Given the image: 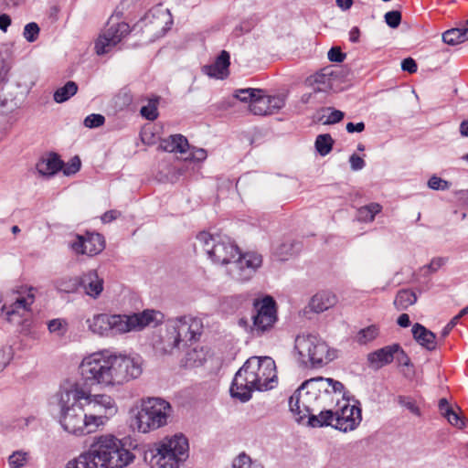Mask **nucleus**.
Listing matches in <instances>:
<instances>
[{"label": "nucleus", "instance_id": "nucleus-48", "mask_svg": "<svg viewBox=\"0 0 468 468\" xmlns=\"http://www.w3.org/2000/svg\"><path fill=\"white\" fill-rule=\"evenodd\" d=\"M252 462L245 452L239 454L232 462V468H251Z\"/></svg>", "mask_w": 468, "mask_h": 468}, {"label": "nucleus", "instance_id": "nucleus-56", "mask_svg": "<svg viewBox=\"0 0 468 468\" xmlns=\"http://www.w3.org/2000/svg\"><path fill=\"white\" fill-rule=\"evenodd\" d=\"M344 118V112L339 110H334L327 118L326 123H336Z\"/></svg>", "mask_w": 468, "mask_h": 468}, {"label": "nucleus", "instance_id": "nucleus-55", "mask_svg": "<svg viewBox=\"0 0 468 468\" xmlns=\"http://www.w3.org/2000/svg\"><path fill=\"white\" fill-rule=\"evenodd\" d=\"M349 162L351 168L355 171L361 170L365 166V161L356 154L350 156Z\"/></svg>", "mask_w": 468, "mask_h": 468}, {"label": "nucleus", "instance_id": "nucleus-8", "mask_svg": "<svg viewBox=\"0 0 468 468\" xmlns=\"http://www.w3.org/2000/svg\"><path fill=\"white\" fill-rule=\"evenodd\" d=\"M203 330L201 319L192 315H183L167 322V336L164 346L165 353L172 354L174 349L181 348L188 343L197 340Z\"/></svg>", "mask_w": 468, "mask_h": 468}, {"label": "nucleus", "instance_id": "nucleus-51", "mask_svg": "<svg viewBox=\"0 0 468 468\" xmlns=\"http://www.w3.org/2000/svg\"><path fill=\"white\" fill-rule=\"evenodd\" d=\"M449 423L456 428L462 429L465 426L463 418L453 410L444 416Z\"/></svg>", "mask_w": 468, "mask_h": 468}, {"label": "nucleus", "instance_id": "nucleus-53", "mask_svg": "<svg viewBox=\"0 0 468 468\" xmlns=\"http://www.w3.org/2000/svg\"><path fill=\"white\" fill-rule=\"evenodd\" d=\"M206 158H207L206 150H204L202 148H198V149L193 148L190 151L189 154L185 159L200 162V161L205 160Z\"/></svg>", "mask_w": 468, "mask_h": 468}, {"label": "nucleus", "instance_id": "nucleus-5", "mask_svg": "<svg viewBox=\"0 0 468 468\" xmlns=\"http://www.w3.org/2000/svg\"><path fill=\"white\" fill-rule=\"evenodd\" d=\"M58 407V423L66 432L77 437L93 433L76 387L61 393Z\"/></svg>", "mask_w": 468, "mask_h": 468}, {"label": "nucleus", "instance_id": "nucleus-58", "mask_svg": "<svg viewBox=\"0 0 468 468\" xmlns=\"http://www.w3.org/2000/svg\"><path fill=\"white\" fill-rule=\"evenodd\" d=\"M446 260L444 258H434L431 260V263L428 265V268L432 271H438L441 266L444 265Z\"/></svg>", "mask_w": 468, "mask_h": 468}, {"label": "nucleus", "instance_id": "nucleus-59", "mask_svg": "<svg viewBox=\"0 0 468 468\" xmlns=\"http://www.w3.org/2000/svg\"><path fill=\"white\" fill-rule=\"evenodd\" d=\"M365 130V123L360 122L357 123L348 122L346 124V131L350 133H361Z\"/></svg>", "mask_w": 468, "mask_h": 468}, {"label": "nucleus", "instance_id": "nucleus-37", "mask_svg": "<svg viewBox=\"0 0 468 468\" xmlns=\"http://www.w3.org/2000/svg\"><path fill=\"white\" fill-rule=\"evenodd\" d=\"M205 361V354L202 349L193 348L186 355V365L187 367H198Z\"/></svg>", "mask_w": 468, "mask_h": 468}, {"label": "nucleus", "instance_id": "nucleus-7", "mask_svg": "<svg viewBox=\"0 0 468 468\" xmlns=\"http://www.w3.org/2000/svg\"><path fill=\"white\" fill-rule=\"evenodd\" d=\"M188 441L183 434L165 438L145 454L152 468H178L188 457Z\"/></svg>", "mask_w": 468, "mask_h": 468}, {"label": "nucleus", "instance_id": "nucleus-64", "mask_svg": "<svg viewBox=\"0 0 468 468\" xmlns=\"http://www.w3.org/2000/svg\"><path fill=\"white\" fill-rule=\"evenodd\" d=\"M359 36H360V31H359L358 27H353L349 32V39L351 42H354V43L358 42Z\"/></svg>", "mask_w": 468, "mask_h": 468}, {"label": "nucleus", "instance_id": "nucleus-44", "mask_svg": "<svg viewBox=\"0 0 468 468\" xmlns=\"http://www.w3.org/2000/svg\"><path fill=\"white\" fill-rule=\"evenodd\" d=\"M258 89H243L237 90L235 97L240 101H249L251 104L252 100L258 95Z\"/></svg>", "mask_w": 468, "mask_h": 468}, {"label": "nucleus", "instance_id": "nucleus-32", "mask_svg": "<svg viewBox=\"0 0 468 468\" xmlns=\"http://www.w3.org/2000/svg\"><path fill=\"white\" fill-rule=\"evenodd\" d=\"M78 91V85L74 81H68L63 87L58 88L54 92V101L58 103H62L67 101L72 96H74Z\"/></svg>", "mask_w": 468, "mask_h": 468}, {"label": "nucleus", "instance_id": "nucleus-23", "mask_svg": "<svg viewBox=\"0 0 468 468\" xmlns=\"http://www.w3.org/2000/svg\"><path fill=\"white\" fill-rule=\"evenodd\" d=\"M159 149L174 154H186L189 150L187 139L182 134H173L160 141Z\"/></svg>", "mask_w": 468, "mask_h": 468}, {"label": "nucleus", "instance_id": "nucleus-45", "mask_svg": "<svg viewBox=\"0 0 468 468\" xmlns=\"http://www.w3.org/2000/svg\"><path fill=\"white\" fill-rule=\"evenodd\" d=\"M395 359L399 366L409 367L410 359L399 344H393Z\"/></svg>", "mask_w": 468, "mask_h": 468}, {"label": "nucleus", "instance_id": "nucleus-19", "mask_svg": "<svg viewBox=\"0 0 468 468\" xmlns=\"http://www.w3.org/2000/svg\"><path fill=\"white\" fill-rule=\"evenodd\" d=\"M71 250L76 254L94 256L101 253L105 248V240L102 235L99 233H86L85 235H77L70 243Z\"/></svg>", "mask_w": 468, "mask_h": 468}, {"label": "nucleus", "instance_id": "nucleus-35", "mask_svg": "<svg viewBox=\"0 0 468 468\" xmlns=\"http://www.w3.org/2000/svg\"><path fill=\"white\" fill-rule=\"evenodd\" d=\"M315 149L320 155L325 156L328 154L334 144V140L328 133L319 134L315 139Z\"/></svg>", "mask_w": 468, "mask_h": 468}, {"label": "nucleus", "instance_id": "nucleus-41", "mask_svg": "<svg viewBox=\"0 0 468 468\" xmlns=\"http://www.w3.org/2000/svg\"><path fill=\"white\" fill-rule=\"evenodd\" d=\"M398 403L406 408L408 410H410L411 413H413L416 416L420 415V408L417 406L416 401L410 398L405 396H399L398 398Z\"/></svg>", "mask_w": 468, "mask_h": 468}, {"label": "nucleus", "instance_id": "nucleus-54", "mask_svg": "<svg viewBox=\"0 0 468 468\" xmlns=\"http://www.w3.org/2000/svg\"><path fill=\"white\" fill-rule=\"evenodd\" d=\"M401 69L409 73H415L418 69V66L413 58H407L402 60Z\"/></svg>", "mask_w": 468, "mask_h": 468}, {"label": "nucleus", "instance_id": "nucleus-10", "mask_svg": "<svg viewBox=\"0 0 468 468\" xmlns=\"http://www.w3.org/2000/svg\"><path fill=\"white\" fill-rule=\"evenodd\" d=\"M295 349L301 361L305 365L319 367L332 361L335 352L320 336L313 334H303L295 338Z\"/></svg>", "mask_w": 468, "mask_h": 468}, {"label": "nucleus", "instance_id": "nucleus-30", "mask_svg": "<svg viewBox=\"0 0 468 468\" xmlns=\"http://www.w3.org/2000/svg\"><path fill=\"white\" fill-rule=\"evenodd\" d=\"M442 40L448 45H457L468 40V30L463 26L452 28L442 34Z\"/></svg>", "mask_w": 468, "mask_h": 468}, {"label": "nucleus", "instance_id": "nucleus-33", "mask_svg": "<svg viewBox=\"0 0 468 468\" xmlns=\"http://www.w3.org/2000/svg\"><path fill=\"white\" fill-rule=\"evenodd\" d=\"M381 209L382 207L378 203H370L369 205L361 207L357 210V219L362 222H371Z\"/></svg>", "mask_w": 468, "mask_h": 468}, {"label": "nucleus", "instance_id": "nucleus-36", "mask_svg": "<svg viewBox=\"0 0 468 468\" xmlns=\"http://www.w3.org/2000/svg\"><path fill=\"white\" fill-rule=\"evenodd\" d=\"M58 290L71 293L75 292L80 289V277L71 278L66 277L58 280L56 283Z\"/></svg>", "mask_w": 468, "mask_h": 468}, {"label": "nucleus", "instance_id": "nucleus-21", "mask_svg": "<svg viewBox=\"0 0 468 468\" xmlns=\"http://www.w3.org/2000/svg\"><path fill=\"white\" fill-rule=\"evenodd\" d=\"M256 364L259 369L257 374V390L263 391L271 389L277 383L276 366L272 358L269 356L256 357Z\"/></svg>", "mask_w": 468, "mask_h": 468}, {"label": "nucleus", "instance_id": "nucleus-9", "mask_svg": "<svg viewBox=\"0 0 468 468\" xmlns=\"http://www.w3.org/2000/svg\"><path fill=\"white\" fill-rule=\"evenodd\" d=\"M197 240L213 263L232 264V260L239 255V247L227 235L201 231L197 234Z\"/></svg>", "mask_w": 468, "mask_h": 468}, {"label": "nucleus", "instance_id": "nucleus-16", "mask_svg": "<svg viewBox=\"0 0 468 468\" xmlns=\"http://www.w3.org/2000/svg\"><path fill=\"white\" fill-rule=\"evenodd\" d=\"M342 401L336 398L335 422L334 428L346 432L355 430L362 420L361 409L356 405H350L348 400L345 399L343 392Z\"/></svg>", "mask_w": 468, "mask_h": 468}, {"label": "nucleus", "instance_id": "nucleus-49", "mask_svg": "<svg viewBox=\"0 0 468 468\" xmlns=\"http://www.w3.org/2000/svg\"><path fill=\"white\" fill-rule=\"evenodd\" d=\"M385 22L391 28H397L401 22V13L399 11H389L385 14Z\"/></svg>", "mask_w": 468, "mask_h": 468}, {"label": "nucleus", "instance_id": "nucleus-18", "mask_svg": "<svg viewBox=\"0 0 468 468\" xmlns=\"http://www.w3.org/2000/svg\"><path fill=\"white\" fill-rule=\"evenodd\" d=\"M238 256V260L232 262L229 273L237 282H248L261 266L262 258L255 252H247L242 255L239 253Z\"/></svg>", "mask_w": 468, "mask_h": 468}, {"label": "nucleus", "instance_id": "nucleus-20", "mask_svg": "<svg viewBox=\"0 0 468 468\" xmlns=\"http://www.w3.org/2000/svg\"><path fill=\"white\" fill-rule=\"evenodd\" d=\"M285 105V97L282 95L269 96L259 90L258 95L250 104V111L255 115H270L278 112Z\"/></svg>", "mask_w": 468, "mask_h": 468}, {"label": "nucleus", "instance_id": "nucleus-31", "mask_svg": "<svg viewBox=\"0 0 468 468\" xmlns=\"http://www.w3.org/2000/svg\"><path fill=\"white\" fill-rule=\"evenodd\" d=\"M417 301L416 294L410 290H400L394 300V305L397 310H406L409 306L413 305Z\"/></svg>", "mask_w": 468, "mask_h": 468}, {"label": "nucleus", "instance_id": "nucleus-52", "mask_svg": "<svg viewBox=\"0 0 468 468\" xmlns=\"http://www.w3.org/2000/svg\"><path fill=\"white\" fill-rule=\"evenodd\" d=\"M328 59L333 62H343L346 58V54L343 53L338 47H333L328 51Z\"/></svg>", "mask_w": 468, "mask_h": 468}, {"label": "nucleus", "instance_id": "nucleus-17", "mask_svg": "<svg viewBox=\"0 0 468 468\" xmlns=\"http://www.w3.org/2000/svg\"><path fill=\"white\" fill-rule=\"evenodd\" d=\"M130 26L125 22L113 23L109 21L106 28L101 32L95 42V50L98 55L108 53L113 47L122 41L130 33Z\"/></svg>", "mask_w": 468, "mask_h": 468}, {"label": "nucleus", "instance_id": "nucleus-29", "mask_svg": "<svg viewBox=\"0 0 468 468\" xmlns=\"http://www.w3.org/2000/svg\"><path fill=\"white\" fill-rule=\"evenodd\" d=\"M63 166V162L57 154H50L47 158L41 159L37 164V170L43 176H53Z\"/></svg>", "mask_w": 468, "mask_h": 468}, {"label": "nucleus", "instance_id": "nucleus-13", "mask_svg": "<svg viewBox=\"0 0 468 468\" xmlns=\"http://www.w3.org/2000/svg\"><path fill=\"white\" fill-rule=\"evenodd\" d=\"M256 363V356L250 357L236 373L230 387L233 398L245 402L250 399L252 391L257 390L255 369H259V367Z\"/></svg>", "mask_w": 468, "mask_h": 468}, {"label": "nucleus", "instance_id": "nucleus-43", "mask_svg": "<svg viewBox=\"0 0 468 468\" xmlns=\"http://www.w3.org/2000/svg\"><path fill=\"white\" fill-rule=\"evenodd\" d=\"M38 34H39V27L37 23L31 22V23H28L26 25V27L24 28L23 35H24V37L28 42H34L37 38Z\"/></svg>", "mask_w": 468, "mask_h": 468}, {"label": "nucleus", "instance_id": "nucleus-57", "mask_svg": "<svg viewBox=\"0 0 468 468\" xmlns=\"http://www.w3.org/2000/svg\"><path fill=\"white\" fill-rule=\"evenodd\" d=\"M121 215V213L118 211V210H109L107 212H105L102 216H101V220L103 223H110L112 222V220L116 219L117 218H119Z\"/></svg>", "mask_w": 468, "mask_h": 468}, {"label": "nucleus", "instance_id": "nucleus-50", "mask_svg": "<svg viewBox=\"0 0 468 468\" xmlns=\"http://www.w3.org/2000/svg\"><path fill=\"white\" fill-rule=\"evenodd\" d=\"M80 165H81L80 159L78 156H74L64 166L63 172L67 176L74 175L80 170Z\"/></svg>", "mask_w": 468, "mask_h": 468}, {"label": "nucleus", "instance_id": "nucleus-15", "mask_svg": "<svg viewBox=\"0 0 468 468\" xmlns=\"http://www.w3.org/2000/svg\"><path fill=\"white\" fill-rule=\"evenodd\" d=\"M341 82V72L333 65L323 68L305 80L306 85L313 88L314 92L337 91Z\"/></svg>", "mask_w": 468, "mask_h": 468}, {"label": "nucleus", "instance_id": "nucleus-6", "mask_svg": "<svg viewBox=\"0 0 468 468\" xmlns=\"http://www.w3.org/2000/svg\"><path fill=\"white\" fill-rule=\"evenodd\" d=\"M80 399L82 401L86 415L93 433L103 429L109 420L118 412L114 398L107 393L93 394L81 387L75 386Z\"/></svg>", "mask_w": 468, "mask_h": 468}, {"label": "nucleus", "instance_id": "nucleus-4", "mask_svg": "<svg viewBox=\"0 0 468 468\" xmlns=\"http://www.w3.org/2000/svg\"><path fill=\"white\" fill-rule=\"evenodd\" d=\"M157 314L154 310H144L131 315L101 313L88 318L86 324L93 335L108 337L142 330L155 323Z\"/></svg>", "mask_w": 468, "mask_h": 468}, {"label": "nucleus", "instance_id": "nucleus-61", "mask_svg": "<svg viewBox=\"0 0 468 468\" xmlns=\"http://www.w3.org/2000/svg\"><path fill=\"white\" fill-rule=\"evenodd\" d=\"M11 24V18L6 14L0 15V29L5 32Z\"/></svg>", "mask_w": 468, "mask_h": 468}, {"label": "nucleus", "instance_id": "nucleus-42", "mask_svg": "<svg viewBox=\"0 0 468 468\" xmlns=\"http://www.w3.org/2000/svg\"><path fill=\"white\" fill-rule=\"evenodd\" d=\"M14 356L13 348L10 346L0 347V372L10 363Z\"/></svg>", "mask_w": 468, "mask_h": 468}, {"label": "nucleus", "instance_id": "nucleus-24", "mask_svg": "<svg viewBox=\"0 0 468 468\" xmlns=\"http://www.w3.org/2000/svg\"><path fill=\"white\" fill-rule=\"evenodd\" d=\"M393 345L386 346L367 355L369 366L375 369H379L386 365L392 363L395 359Z\"/></svg>", "mask_w": 468, "mask_h": 468}, {"label": "nucleus", "instance_id": "nucleus-11", "mask_svg": "<svg viewBox=\"0 0 468 468\" xmlns=\"http://www.w3.org/2000/svg\"><path fill=\"white\" fill-rule=\"evenodd\" d=\"M171 412L169 402L160 398H148L143 401L135 417L136 427L144 433L157 430L167 423Z\"/></svg>", "mask_w": 468, "mask_h": 468}, {"label": "nucleus", "instance_id": "nucleus-34", "mask_svg": "<svg viewBox=\"0 0 468 468\" xmlns=\"http://www.w3.org/2000/svg\"><path fill=\"white\" fill-rule=\"evenodd\" d=\"M379 335V328L376 324L369 325L361 329L356 336V342L360 345H366L375 340Z\"/></svg>", "mask_w": 468, "mask_h": 468}, {"label": "nucleus", "instance_id": "nucleus-14", "mask_svg": "<svg viewBox=\"0 0 468 468\" xmlns=\"http://www.w3.org/2000/svg\"><path fill=\"white\" fill-rule=\"evenodd\" d=\"M252 333L261 335L270 330L277 321L276 303L271 296L254 303Z\"/></svg>", "mask_w": 468, "mask_h": 468}, {"label": "nucleus", "instance_id": "nucleus-1", "mask_svg": "<svg viewBox=\"0 0 468 468\" xmlns=\"http://www.w3.org/2000/svg\"><path fill=\"white\" fill-rule=\"evenodd\" d=\"M80 372L86 384L114 389L139 378L143 368L139 357L104 349L83 357Z\"/></svg>", "mask_w": 468, "mask_h": 468}, {"label": "nucleus", "instance_id": "nucleus-12", "mask_svg": "<svg viewBox=\"0 0 468 468\" xmlns=\"http://www.w3.org/2000/svg\"><path fill=\"white\" fill-rule=\"evenodd\" d=\"M34 292L33 287L25 288L18 292V296L13 303L2 307V315L5 319L10 324L21 326V332L26 335L30 332V307L35 302Z\"/></svg>", "mask_w": 468, "mask_h": 468}, {"label": "nucleus", "instance_id": "nucleus-46", "mask_svg": "<svg viewBox=\"0 0 468 468\" xmlns=\"http://www.w3.org/2000/svg\"><path fill=\"white\" fill-rule=\"evenodd\" d=\"M105 117L101 114L92 113L84 119V125L88 128H97L103 125Z\"/></svg>", "mask_w": 468, "mask_h": 468}, {"label": "nucleus", "instance_id": "nucleus-2", "mask_svg": "<svg viewBox=\"0 0 468 468\" xmlns=\"http://www.w3.org/2000/svg\"><path fill=\"white\" fill-rule=\"evenodd\" d=\"M135 456L112 433L92 438L89 449L69 461L65 468H124Z\"/></svg>", "mask_w": 468, "mask_h": 468}, {"label": "nucleus", "instance_id": "nucleus-28", "mask_svg": "<svg viewBox=\"0 0 468 468\" xmlns=\"http://www.w3.org/2000/svg\"><path fill=\"white\" fill-rule=\"evenodd\" d=\"M336 303L335 296L329 292H321L313 296L310 301L309 306L312 311L315 313H323Z\"/></svg>", "mask_w": 468, "mask_h": 468}, {"label": "nucleus", "instance_id": "nucleus-63", "mask_svg": "<svg viewBox=\"0 0 468 468\" xmlns=\"http://www.w3.org/2000/svg\"><path fill=\"white\" fill-rule=\"evenodd\" d=\"M335 2L337 6L344 11L348 10L353 5V0H335Z\"/></svg>", "mask_w": 468, "mask_h": 468}, {"label": "nucleus", "instance_id": "nucleus-22", "mask_svg": "<svg viewBox=\"0 0 468 468\" xmlns=\"http://www.w3.org/2000/svg\"><path fill=\"white\" fill-rule=\"evenodd\" d=\"M103 279L95 270H90L80 276V289L92 299H97L103 291Z\"/></svg>", "mask_w": 468, "mask_h": 468}, {"label": "nucleus", "instance_id": "nucleus-27", "mask_svg": "<svg viewBox=\"0 0 468 468\" xmlns=\"http://www.w3.org/2000/svg\"><path fill=\"white\" fill-rule=\"evenodd\" d=\"M318 411V414L311 412L310 414L307 415L309 419V425L314 428L323 426L334 427V424L335 422V410H332L329 407H322Z\"/></svg>", "mask_w": 468, "mask_h": 468}, {"label": "nucleus", "instance_id": "nucleus-25", "mask_svg": "<svg viewBox=\"0 0 468 468\" xmlns=\"http://www.w3.org/2000/svg\"><path fill=\"white\" fill-rule=\"evenodd\" d=\"M230 65V56L226 50H222L217 57L213 64L206 67L207 75L217 78L225 79L229 75V67Z\"/></svg>", "mask_w": 468, "mask_h": 468}, {"label": "nucleus", "instance_id": "nucleus-47", "mask_svg": "<svg viewBox=\"0 0 468 468\" xmlns=\"http://www.w3.org/2000/svg\"><path fill=\"white\" fill-rule=\"evenodd\" d=\"M428 186L433 190H447L450 188V183L436 176H432L428 181Z\"/></svg>", "mask_w": 468, "mask_h": 468}, {"label": "nucleus", "instance_id": "nucleus-60", "mask_svg": "<svg viewBox=\"0 0 468 468\" xmlns=\"http://www.w3.org/2000/svg\"><path fill=\"white\" fill-rule=\"evenodd\" d=\"M438 407L442 416H445L452 410L448 400L444 398L439 400Z\"/></svg>", "mask_w": 468, "mask_h": 468}, {"label": "nucleus", "instance_id": "nucleus-40", "mask_svg": "<svg viewBox=\"0 0 468 468\" xmlns=\"http://www.w3.org/2000/svg\"><path fill=\"white\" fill-rule=\"evenodd\" d=\"M48 329L52 334L63 335L67 331V322L63 319H53L48 323Z\"/></svg>", "mask_w": 468, "mask_h": 468}, {"label": "nucleus", "instance_id": "nucleus-39", "mask_svg": "<svg viewBox=\"0 0 468 468\" xmlns=\"http://www.w3.org/2000/svg\"><path fill=\"white\" fill-rule=\"evenodd\" d=\"M141 115L149 121H154L158 117L157 101L150 100L148 104L141 108Z\"/></svg>", "mask_w": 468, "mask_h": 468}, {"label": "nucleus", "instance_id": "nucleus-38", "mask_svg": "<svg viewBox=\"0 0 468 468\" xmlns=\"http://www.w3.org/2000/svg\"><path fill=\"white\" fill-rule=\"evenodd\" d=\"M28 460V453L23 451L14 452L8 458V464L11 468H21L26 465Z\"/></svg>", "mask_w": 468, "mask_h": 468}, {"label": "nucleus", "instance_id": "nucleus-26", "mask_svg": "<svg viewBox=\"0 0 468 468\" xmlns=\"http://www.w3.org/2000/svg\"><path fill=\"white\" fill-rule=\"evenodd\" d=\"M412 335L416 342L429 351L436 349V335L433 332L427 329L420 324H415L412 326Z\"/></svg>", "mask_w": 468, "mask_h": 468}, {"label": "nucleus", "instance_id": "nucleus-62", "mask_svg": "<svg viewBox=\"0 0 468 468\" xmlns=\"http://www.w3.org/2000/svg\"><path fill=\"white\" fill-rule=\"evenodd\" d=\"M397 323L401 327H408L410 324V316L407 314H402L399 316Z\"/></svg>", "mask_w": 468, "mask_h": 468}, {"label": "nucleus", "instance_id": "nucleus-3", "mask_svg": "<svg viewBox=\"0 0 468 468\" xmlns=\"http://www.w3.org/2000/svg\"><path fill=\"white\" fill-rule=\"evenodd\" d=\"M344 388L341 382L333 378L323 377L310 378L305 380L290 397V410L298 417V420H302L322 407H330L335 401V396L339 397Z\"/></svg>", "mask_w": 468, "mask_h": 468}]
</instances>
